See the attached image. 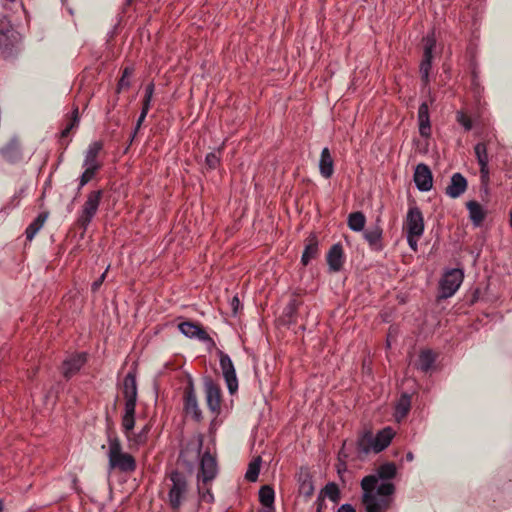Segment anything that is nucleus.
Here are the masks:
<instances>
[{"label": "nucleus", "mask_w": 512, "mask_h": 512, "mask_svg": "<svg viewBox=\"0 0 512 512\" xmlns=\"http://www.w3.org/2000/svg\"><path fill=\"white\" fill-rule=\"evenodd\" d=\"M397 468L392 462L380 465L375 474L361 480L362 503L368 512L389 508L395 493V485L389 480L396 476Z\"/></svg>", "instance_id": "f257e3e1"}, {"label": "nucleus", "mask_w": 512, "mask_h": 512, "mask_svg": "<svg viewBox=\"0 0 512 512\" xmlns=\"http://www.w3.org/2000/svg\"><path fill=\"white\" fill-rule=\"evenodd\" d=\"M122 393L125 400L122 427L126 438L131 439L132 430L135 426V408L137 402V383L134 373L129 372L124 377Z\"/></svg>", "instance_id": "f03ea898"}, {"label": "nucleus", "mask_w": 512, "mask_h": 512, "mask_svg": "<svg viewBox=\"0 0 512 512\" xmlns=\"http://www.w3.org/2000/svg\"><path fill=\"white\" fill-rule=\"evenodd\" d=\"M108 464L110 470H119L124 473H131L136 470L135 458L122 451V445L117 436H108Z\"/></svg>", "instance_id": "7ed1b4c3"}, {"label": "nucleus", "mask_w": 512, "mask_h": 512, "mask_svg": "<svg viewBox=\"0 0 512 512\" xmlns=\"http://www.w3.org/2000/svg\"><path fill=\"white\" fill-rule=\"evenodd\" d=\"M424 217L419 207L410 206L404 220L403 231L412 251L417 252L418 241L424 233Z\"/></svg>", "instance_id": "20e7f679"}, {"label": "nucleus", "mask_w": 512, "mask_h": 512, "mask_svg": "<svg viewBox=\"0 0 512 512\" xmlns=\"http://www.w3.org/2000/svg\"><path fill=\"white\" fill-rule=\"evenodd\" d=\"M167 481V501L173 510H178L186 500L189 491L187 478L182 472L175 470L168 475Z\"/></svg>", "instance_id": "39448f33"}, {"label": "nucleus", "mask_w": 512, "mask_h": 512, "mask_svg": "<svg viewBox=\"0 0 512 512\" xmlns=\"http://www.w3.org/2000/svg\"><path fill=\"white\" fill-rule=\"evenodd\" d=\"M102 197V190H94L88 193L77 218V225L81 227L83 231L87 230L88 226L97 214Z\"/></svg>", "instance_id": "423d86ee"}, {"label": "nucleus", "mask_w": 512, "mask_h": 512, "mask_svg": "<svg viewBox=\"0 0 512 512\" xmlns=\"http://www.w3.org/2000/svg\"><path fill=\"white\" fill-rule=\"evenodd\" d=\"M19 41V34L12 27L7 17L0 18V50L4 54H11L12 49Z\"/></svg>", "instance_id": "0eeeda50"}, {"label": "nucleus", "mask_w": 512, "mask_h": 512, "mask_svg": "<svg viewBox=\"0 0 512 512\" xmlns=\"http://www.w3.org/2000/svg\"><path fill=\"white\" fill-rule=\"evenodd\" d=\"M464 273L461 269L447 271L440 281V297L449 298L455 294L463 282Z\"/></svg>", "instance_id": "6e6552de"}, {"label": "nucleus", "mask_w": 512, "mask_h": 512, "mask_svg": "<svg viewBox=\"0 0 512 512\" xmlns=\"http://www.w3.org/2000/svg\"><path fill=\"white\" fill-rule=\"evenodd\" d=\"M436 46V39L434 35H427L424 38V52L423 59L420 64L421 78L425 84L429 82V73L432 67L433 50Z\"/></svg>", "instance_id": "1a4fd4ad"}, {"label": "nucleus", "mask_w": 512, "mask_h": 512, "mask_svg": "<svg viewBox=\"0 0 512 512\" xmlns=\"http://www.w3.org/2000/svg\"><path fill=\"white\" fill-rule=\"evenodd\" d=\"M184 411L187 415H191L195 421L199 422L202 420V412L199 408L194 384L191 379H189L184 389Z\"/></svg>", "instance_id": "9d476101"}, {"label": "nucleus", "mask_w": 512, "mask_h": 512, "mask_svg": "<svg viewBox=\"0 0 512 512\" xmlns=\"http://www.w3.org/2000/svg\"><path fill=\"white\" fill-rule=\"evenodd\" d=\"M217 475V462L216 459L209 453L205 452L201 456L200 470L197 478L198 482L209 484Z\"/></svg>", "instance_id": "9b49d317"}, {"label": "nucleus", "mask_w": 512, "mask_h": 512, "mask_svg": "<svg viewBox=\"0 0 512 512\" xmlns=\"http://www.w3.org/2000/svg\"><path fill=\"white\" fill-rule=\"evenodd\" d=\"M220 367L227 384L228 391L230 394H234L238 390L236 371L231 358L223 352H220Z\"/></svg>", "instance_id": "f8f14e48"}, {"label": "nucleus", "mask_w": 512, "mask_h": 512, "mask_svg": "<svg viewBox=\"0 0 512 512\" xmlns=\"http://www.w3.org/2000/svg\"><path fill=\"white\" fill-rule=\"evenodd\" d=\"M206 403L209 410L218 415L221 408V390L218 384L212 379H206L204 382Z\"/></svg>", "instance_id": "ddd939ff"}, {"label": "nucleus", "mask_w": 512, "mask_h": 512, "mask_svg": "<svg viewBox=\"0 0 512 512\" xmlns=\"http://www.w3.org/2000/svg\"><path fill=\"white\" fill-rule=\"evenodd\" d=\"M414 182L417 189L422 192L431 190L433 186V176L430 168L426 164L420 163L416 166Z\"/></svg>", "instance_id": "4468645a"}, {"label": "nucleus", "mask_w": 512, "mask_h": 512, "mask_svg": "<svg viewBox=\"0 0 512 512\" xmlns=\"http://www.w3.org/2000/svg\"><path fill=\"white\" fill-rule=\"evenodd\" d=\"M475 155L480 166V177L483 184L489 181V157L485 143H477L474 147Z\"/></svg>", "instance_id": "2eb2a0df"}, {"label": "nucleus", "mask_w": 512, "mask_h": 512, "mask_svg": "<svg viewBox=\"0 0 512 512\" xmlns=\"http://www.w3.org/2000/svg\"><path fill=\"white\" fill-rule=\"evenodd\" d=\"M0 155L2 159L8 163L14 164L19 162L22 159L19 141L15 138L8 141L0 148Z\"/></svg>", "instance_id": "dca6fc26"}, {"label": "nucleus", "mask_w": 512, "mask_h": 512, "mask_svg": "<svg viewBox=\"0 0 512 512\" xmlns=\"http://www.w3.org/2000/svg\"><path fill=\"white\" fill-rule=\"evenodd\" d=\"M86 362V354L79 353L68 357L62 365V372L65 378L69 379L75 375Z\"/></svg>", "instance_id": "f3484780"}, {"label": "nucleus", "mask_w": 512, "mask_h": 512, "mask_svg": "<svg viewBox=\"0 0 512 512\" xmlns=\"http://www.w3.org/2000/svg\"><path fill=\"white\" fill-rule=\"evenodd\" d=\"M179 330L189 338H197L201 341H211L208 333L197 323L185 321L178 325Z\"/></svg>", "instance_id": "a211bd4d"}, {"label": "nucleus", "mask_w": 512, "mask_h": 512, "mask_svg": "<svg viewBox=\"0 0 512 512\" xmlns=\"http://www.w3.org/2000/svg\"><path fill=\"white\" fill-rule=\"evenodd\" d=\"M468 183L461 173H454L451 176L450 183L446 187L445 193L455 199L460 197L467 189Z\"/></svg>", "instance_id": "6ab92c4d"}, {"label": "nucleus", "mask_w": 512, "mask_h": 512, "mask_svg": "<svg viewBox=\"0 0 512 512\" xmlns=\"http://www.w3.org/2000/svg\"><path fill=\"white\" fill-rule=\"evenodd\" d=\"M103 149V144L101 141H94L92 142L86 152L85 157L83 161V167H90V168H96L101 169L102 164L98 160V156Z\"/></svg>", "instance_id": "aec40b11"}, {"label": "nucleus", "mask_w": 512, "mask_h": 512, "mask_svg": "<svg viewBox=\"0 0 512 512\" xmlns=\"http://www.w3.org/2000/svg\"><path fill=\"white\" fill-rule=\"evenodd\" d=\"M344 262V253L342 245L337 243L334 244L328 254H327V263L329 265L330 270L333 272H338L341 270Z\"/></svg>", "instance_id": "412c9836"}, {"label": "nucleus", "mask_w": 512, "mask_h": 512, "mask_svg": "<svg viewBox=\"0 0 512 512\" xmlns=\"http://www.w3.org/2000/svg\"><path fill=\"white\" fill-rule=\"evenodd\" d=\"M299 493L309 498L314 493L312 476L307 468H300L298 473Z\"/></svg>", "instance_id": "4be33fe9"}, {"label": "nucleus", "mask_w": 512, "mask_h": 512, "mask_svg": "<svg viewBox=\"0 0 512 512\" xmlns=\"http://www.w3.org/2000/svg\"><path fill=\"white\" fill-rule=\"evenodd\" d=\"M395 435L391 427H385L376 436L373 435L374 452L379 453L389 446Z\"/></svg>", "instance_id": "5701e85b"}, {"label": "nucleus", "mask_w": 512, "mask_h": 512, "mask_svg": "<svg viewBox=\"0 0 512 512\" xmlns=\"http://www.w3.org/2000/svg\"><path fill=\"white\" fill-rule=\"evenodd\" d=\"M318 253V239L316 235L311 234L305 241V248L301 257V263L304 266H307L311 260L317 257Z\"/></svg>", "instance_id": "b1692460"}, {"label": "nucleus", "mask_w": 512, "mask_h": 512, "mask_svg": "<svg viewBox=\"0 0 512 512\" xmlns=\"http://www.w3.org/2000/svg\"><path fill=\"white\" fill-rule=\"evenodd\" d=\"M418 123H419V133L423 137H429L431 134V124H430V115H429V107L427 102H423L418 109Z\"/></svg>", "instance_id": "393cba45"}, {"label": "nucleus", "mask_w": 512, "mask_h": 512, "mask_svg": "<svg viewBox=\"0 0 512 512\" xmlns=\"http://www.w3.org/2000/svg\"><path fill=\"white\" fill-rule=\"evenodd\" d=\"M373 433L371 431L363 432L357 439L356 449L358 455L366 456L370 452H374V444H373Z\"/></svg>", "instance_id": "a878e982"}, {"label": "nucleus", "mask_w": 512, "mask_h": 512, "mask_svg": "<svg viewBox=\"0 0 512 512\" xmlns=\"http://www.w3.org/2000/svg\"><path fill=\"white\" fill-rule=\"evenodd\" d=\"M466 207L469 211V218L475 227H479L482 225L485 217L486 211L483 207L474 200L468 201L466 203Z\"/></svg>", "instance_id": "bb28decb"}, {"label": "nucleus", "mask_w": 512, "mask_h": 512, "mask_svg": "<svg viewBox=\"0 0 512 512\" xmlns=\"http://www.w3.org/2000/svg\"><path fill=\"white\" fill-rule=\"evenodd\" d=\"M319 170L320 174L326 179L330 178L333 175L334 163L330 151L327 147H325L321 151Z\"/></svg>", "instance_id": "cd10ccee"}, {"label": "nucleus", "mask_w": 512, "mask_h": 512, "mask_svg": "<svg viewBox=\"0 0 512 512\" xmlns=\"http://www.w3.org/2000/svg\"><path fill=\"white\" fill-rule=\"evenodd\" d=\"M364 238L368 242L369 246L373 250H381L382 244V228L379 225H375L374 227L368 229L364 233Z\"/></svg>", "instance_id": "c85d7f7f"}, {"label": "nucleus", "mask_w": 512, "mask_h": 512, "mask_svg": "<svg viewBox=\"0 0 512 512\" xmlns=\"http://www.w3.org/2000/svg\"><path fill=\"white\" fill-rule=\"evenodd\" d=\"M47 218L48 212H42L33 220L32 223L28 225L25 231L26 239L28 241H31L35 237V235L42 229Z\"/></svg>", "instance_id": "c756f323"}, {"label": "nucleus", "mask_w": 512, "mask_h": 512, "mask_svg": "<svg viewBox=\"0 0 512 512\" xmlns=\"http://www.w3.org/2000/svg\"><path fill=\"white\" fill-rule=\"evenodd\" d=\"M436 355L431 350H423L419 354L417 368L423 372H428L434 365Z\"/></svg>", "instance_id": "7c9ffc66"}, {"label": "nucleus", "mask_w": 512, "mask_h": 512, "mask_svg": "<svg viewBox=\"0 0 512 512\" xmlns=\"http://www.w3.org/2000/svg\"><path fill=\"white\" fill-rule=\"evenodd\" d=\"M365 223V215L360 211L353 212L348 216V226L353 231H362L365 227Z\"/></svg>", "instance_id": "2f4dec72"}, {"label": "nucleus", "mask_w": 512, "mask_h": 512, "mask_svg": "<svg viewBox=\"0 0 512 512\" xmlns=\"http://www.w3.org/2000/svg\"><path fill=\"white\" fill-rule=\"evenodd\" d=\"M274 490L272 487L265 485L262 486L259 490V500L261 504L266 507V509H273V503H274Z\"/></svg>", "instance_id": "473e14b6"}, {"label": "nucleus", "mask_w": 512, "mask_h": 512, "mask_svg": "<svg viewBox=\"0 0 512 512\" xmlns=\"http://www.w3.org/2000/svg\"><path fill=\"white\" fill-rule=\"evenodd\" d=\"M411 407L410 396L407 394H403L395 407V416L397 419H402L406 417Z\"/></svg>", "instance_id": "72a5a7b5"}, {"label": "nucleus", "mask_w": 512, "mask_h": 512, "mask_svg": "<svg viewBox=\"0 0 512 512\" xmlns=\"http://www.w3.org/2000/svg\"><path fill=\"white\" fill-rule=\"evenodd\" d=\"M260 465H261V458L257 457L254 460H252L249 465L248 469L245 473V479L249 482H255L259 476L260 472Z\"/></svg>", "instance_id": "f704fd0d"}, {"label": "nucleus", "mask_w": 512, "mask_h": 512, "mask_svg": "<svg viewBox=\"0 0 512 512\" xmlns=\"http://www.w3.org/2000/svg\"><path fill=\"white\" fill-rule=\"evenodd\" d=\"M150 431V425L146 424L139 433L131 434V439H127L130 443V447L140 446L146 443L148 438V433Z\"/></svg>", "instance_id": "c9c22d12"}, {"label": "nucleus", "mask_w": 512, "mask_h": 512, "mask_svg": "<svg viewBox=\"0 0 512 512\" xmlns=\"http://www.w3.org/2000/svg\"><path fill=\"white\" fill-rule=\"evenodd\" d=\"M79 110L78 107L74 108L71 117L68 119L65 128L61 132V137H67L70 132L79 125Z\"/></svg>", "instance_id": "e433bc0d"}, {"label": "nucleus", "mask_w": 512, "mask_h": 512, "mask_svg": "<svg viewBox=\"0 0 512 512\" xmlns=\"http://www.w3.org/2000/svg\"><path fill=\"white\" fill-rule=\"evenodd\" d=\"M203 440H204V437L202 434H198L195 438L194 441H191L185 450H183L181 452V455L182 456H186V454L189 452L190 449H192L195 453V456L196 457H199L200 456V453H201V450H202V446H203Z\"/></svg>", "instance_id": "4c0bfd02"}, {"label": "nucleus", "mask_w": 512, "mask_h": 512, "mask_svg": "<svg viewBox=\"0 0 512 512\" xmlns=\"http://www.w3.org/2000/svg\"><path fill=\"white\" fill-rule=\"evenodd\" d=\"M85 170L79 178L78 190L82 189L87 183H89L98 173L100 169L84 167Z\"/></svg>", "instance_id": "58836bf2"}, {"label": "nucleus", "mask_w": 512, "mask_h": 512, "mask_svg": "<svg viewBox=\"0 0 512 512\" xmlns=\"http://www.w3.org/2000/svg\"><path fill=\"white\" fill-rule=\"evenodd\" d=\"M323 493L326 497H328L330 500H332L335 503L338 502L340 499V490H339L337 484H335L333 482L328 483L324 487Z\"/></svg>", "instance_id": "ea45409f"}, {"label": "nucleus", "mask_w": 512, "mask_h": 512, "mask_svg": "<svg viewBox=\"0 0 512 512\" xmlns=\"http://www.w3.org/2000/svg\"><path fill=\"white\" fill-rule=\"evenodd\" d=\"M208 484H203L202 482H198V491L200 497L203 501L207 503H211L214 501V496L211 493L210 489L207 487Z\"/></svg>", "instance_id": "a19ab883"}, {"label": "nucleus", "mask_w": 512, "mask_h": 512, "mask_svg": "<svg viewBox=\"0 0 512 512\" xmlns=\"http://www.w3.org/2000/svg\"><path fill=\"white\" fill-rule=\"evenodd\" d=\"M154 90H155V85H154L153 82L149 83L145 87V94H144V99H143L142 107L150 109V105H151V101H152V98H153Z\"/></svg>", "instance_id": "79ce46f5"}, {"label": "nucleus", "mask_w": 512, "mask_h": 512, "mask_svg": "<svg viewBox=\"0 0 512 512\" xmlns=\"http://www.w3.org/2000/svg\"><path fill=\"white\" fill-rule=\"evenodd\" d=\"M456 120L460 125L464 127L466 131L472 129V121L463 111H457Z\"/></svg>", "instance_id": "37998d69"}, {"label": "nucleus", "mask_w": 512, "mask_h": 512, "mask_svg": "<svg viewBox=\"0 0 512 512\" xmlns=\"http://www.w3.org/2000/svg\"><path fill=\"white\" fill-rule=\"evenodd\" d=\"M205 163L209 169H216L220 163V156L215 152L206 155Z\"/></svg>", "instance_id": "c03bdc74"}, {"label": "nucleus", "mask_w": 512, "mask_h": 512, "mask_svg": "<svg viewBox=\"0 0 512 512\" xmlns=\"http://www.w3.org/2000/svg\"><path fill=\"white\" fill-rule=\"evenodd\" d=\"M148 111L149 109L148 108H145V107H142L141 109V113L137 119V122H136V126L134 128V131L132 133V138H131V142L133 141L134 137L136 136V134L138 133L143 121L145 120L147 114H148Z\"/></svg>", "instance_id": "a18cd8bd"}, {"label": "nucleus", "mask_w": 512, "mask_h": 512, "mask_svg": "<svg viewBox=\"0 0 512 512\" xmlns=\"http://www.w3.org/2000/svg\"><path fill=\"white\" fill-rule=\"evenodd\" d=\"M130 85L131 82L129 78H124V76H121L117 84L116 92L120 93L123 89H128Z\"/></svg>", "instance_id": "49530a36"}, {"label": "nucleus", "mask_w": 512, "mask_h": 512, "mask_svg": "<svg viewBox=\"0 0 512 512\" xmlns=\"http://www.w3.org/2000/svg\"><path fill=\"white\" fill-rule=\"evenodd\" d=\"M106 272H107V270L97 280H95L92 283L91 288H92L93 292H96L100 288V286L102 285V283H103V281L105 279V276H106Z\"/></svg>", "instance_id": "de8ad7c7"}, {"label": "nucleus", "mask_w": 512, "mask_h": 512, "mask_svg": "<svg viewBox=\"0 0 512 512\" xmlns=\"http://www.w3.org/2000/svg\"><path fill=\"white\" fill-rule=\"evenodd\" d=\"M298 307V303L296 300H292L288 306H287V310H288V315L290 317H292L293 313H295L296 309Z\"/></svg>", "instance_id": "09e8293b"}, {"label": "nucleus", "mask_w": 512, "mask_h": 512, "mask_svg": "<svg viewBox=\"0 0 512 512\" xmlns=\"http://www.w3.org/2000/svg\"><path fill=\"white\" fill-rule=\"evenodd\" d=\"M239 306H240V301L237 296H234L231 301V307H232L234 314H237Z\"/></svg>", "instance_id": "8fccbe9b"}, {"label": "nucleus", "mask_w": 512, "mask_h": 512, "mask_svg": "<svg viewBox=\"0 0 512 512\" xmlns=\"http://www.w3.org/2000/svg\"><path fill=\"white\" fill-rule=\"evenodd\" d=\"M338 512H355V509L351 504L346 503L339 507Z\"/></svg>", "instance_id": "3c124183"}, {"label": "nucleus", "mask_w": 512, "mask_h": 512, "mask_svg": "<svg viewBox=\"0 0 512 512\" xmlns=\"http://www.w3.org/2000/svg\"><path fill=\"white\" fill-rule=\"evenodd\" d=\"M134 72V69L132 67H125L122 71V76L124 78H129Z\"/></svg>", "instance_id": "603ef678"}, {"label": "nucleus", "mask_w": 512, "mask_h": 512, "mask_svg": "<svg viewBox=\"0 0 512 512\" xmlns=\"http://www.w3.org/2000/svg\"><path fill=\"white\" fill-rule=\"evenodd\" d=\"M406 459H407V461H412L414 459L413 453L412 452H408L406 454Z\"/></svg>", "instance_id": "864d4df0"}, {"label": "nucleus", "mask_w": 512, "mask_h": 512, "mask_svg": "<svg viewBox=\"0 0 512 512\" xmlns=\"http://www.w3.org/2000/svg\"><path fill=\"white\" fill-rule=\"evenodd\" d=\"M317 501L319 502V505H318V512H320V509H321V498L318 497L317 498Z\"/></svg>", "instance_id": "5fc2aeb1"}, {"label": "nucleus", "mask_w": 512, "mask_h": 512, "mask_svg": "<svg viewBox=\"0 0 512 512\" xmlns=\"http://www.w3.org/2000/svg\"><path fill=\"white\" fill-rule=\"evenodd\" d=\"M388 509L389 508L378 509V510H376V512H386ZM366 512H368V511L366 510Z\"/></svg>", "instance_id": "6e6d98bb"}, {"label": "nucleus", "mask_w": 512, "mask_h": 512, "mask_svg": "<svg viewBox=\"0 0 512 512\" xmlns=\"http://www.w3.org/2000/svg\"><path fill=\"white\" fill-rule=\"evenodd\" d=\"M510 226L512 228V212H510V219H509Z\"/></svg>", "instance_id": "4d7b16f0"}, {"label": "nucleus", "mask_w": 512, "mask_h": 512, "mask_svg": "<svg viewBox=\"0 0 512 512\" xmlns=\"http://www.w3.org/2000/svg\"><path fill=\"white\" fill-rule=\"evenodd\" d=\"M262 512H274V510H273V509H265V510H264V511H262Z\"/></svg>", "instance_id": "13d9d810"}, {"label": "nucleus", "mask_w": 512, "mask_h": 512, "mask_svg": "<svg viewBox=\"0 0 512 512\" xmlns=\"http://www.w3.org/2000/svg\"><path fill=\"white\" fill-rule=\"evenodd\" d=\"M133 2V0H126V5H130Z\"/></svg>", "instance_id": "bf43d9fd"}, {"label": "nucleus", "mask_w": 512, "mask_h": 512, "mask_svg": "<svg viewBox=\"0 0 512 512\" xmlns=\"http://www.w3.org/2000/svg\"><path fill=\"white\" fill-rule=\"evenodd\" d=\"M2 510H3V503H2V501H0V512H2Z\"/></svg>", "instance_id": "052dcab7"}, {"label": "nucleus", "mask_w": 512, "mask_h": 512, "mask_svg": "<svg viewBox=\"0 0 512 512\" xmlns=\"http://www.w3.org/2000/svg\"><path fill=\"white\" fill-rule=\"evenodd\" d=\"M9 2H14L15 0H8Z\"/></svg>", "instance_id": "680f3d73"}]
</instances>
